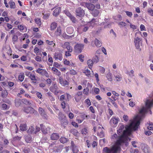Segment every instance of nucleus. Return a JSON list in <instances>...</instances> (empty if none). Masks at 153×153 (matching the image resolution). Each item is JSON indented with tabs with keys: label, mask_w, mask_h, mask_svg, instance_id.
Listing matches in <instances>:
<instances>
[{
	"label": "nucleus",
	"mask_w": 153,
	"mask_h": 153,
	"mask_svg": "<svg viewBox=\"0 0 153 153\" xmlns=\"http://www.w3.org/2000/svg\"><path fill=\"white\" fill-rule=\"evenodd\" d=\"M143 117L139 112L137 115L133 120H130L129 124L126 125L125 127L123 124H119L117 130L119 136L115 134L111 137L112 140H116V142L110 149L107 147L104 148L103 149V153H117L120 150V146L121 145L125 144L127 146L128 143L130 140L128 136L131 135L133 130H136L138 128L140 121Z\"/></svg>",
	"instance_id": "nucleus-1"
},
{
	"label": "nucleus",
	"mask_w": 153,
	"mask_h": 153,
	"mask_svg": "<svg viewBox=\"0 0 153 153\" xmlns=\"http://www.w3.org/2000/svg\"><path fill=\"white\" fill-rule=\"evenodd\" d=\"M145 106H143L139 109L140 114L143 117L145 114L153 106V91L150 95L149 98L144 100Z\"/></svg>",
	"instance_id": "nucleus-2"
},
{
	"label": "nucleus",
	"mask_w": 153,
	"mask_h": 153,
	"mask_svg": "<svg viewBox=\"0 0 153 153\" xmlns=\"http://www.w3.org/2000/svg\"><path fill=\"white\" fill-rule=\"evenodd\" d=\"M120 120L118 117H113L110 120L109 123L111 126L115 127L118 124Z\"/></svg>",
	"instance_id": "nucleus-3"
},
{
	"label": "nucleus",
	"mask_w": 153,
	"mask_h": 153,
	"mask_svg": "<svg viewBox=\"0 0 153 153\" xmlns=\"http://www.w3.org/2000/svg\"><path fill=\"white\" fill-rule=\"evenodd\" d=\"M84 45L82 44H77L75 46L74 51L78 53H81L83 48Z\"/></svg>",
	"instance_id": "nucleus-4"
},
{
	"label": "nucleus",
	"mask_w": 153,
	"mask_h": 153,
	"mask_svg": "<svg viewBox=\"0 0 153 153\" xmlns=\"http://www.w3.org/2000/svg\"><path fill=\"white\" fill-rule=\"evenodd\" d=\"M23 110L27 114L34 113L35 114H36L37 113V112L33 108L30 107L24 108L23 109Z\"/></svg>",
	"instance_id": "nucleus-5"
},
{
	"label": "nucleus",
	"mask_w": 153,
	"mask_h": 153,
	"mask_svg": "<svg viewBox=\"0 0 153 153\" xmlns=\"http://www.w3.org/2000/svg\"><path fill=\"white\" fill-rule=\"evenodd\" d=\"M83 73L88 77H93L94 76V73L93 71L91 72L87 67H85V68Z\"/></svg>",
	"instance_id": "nucleus-6"
},
{
	"label": "nucleus",
	"mask_w": 153,
	"mask_h": 153,
	"mask_svg": "<svg viewBox=\"0 0 153 153\" xmlns=\"http://www.w3.org/2000/svg\"><path fill=\"white\" fill-rule=\"evenodd\" d=\"M37 73L41 74L42 75H45L47 77L49 76V75L47 71L45 69L39 68L36 71Z\"/></svg>",
	"instance_id": "nucleus-7"
},
{
	"label": "nucleus",
	"mask_w": 153,
	"mask_h": 153,
	"mask_svg": "<svg viewBox=\"0 0 153 153\" xmlns=\"http://www.w3.org/2000/svg\"><path fill=\"white\" fill-rule=\"evenodd\" d=\"M62 46L63 48H66L69 52H71L72 51V48L69 42L64 43L62 45Z\"/></svg>",
	"instance_id": "nucleus-8"
},
{
	"label": "nucleus",
	"mask_w": 153,
	"mask_h": 153,
	"mask_svg": "<svg viewBox=\"0 0 153 153\" xmlns=\"http://www.w3.org/2000/svg\"><path fill=\"white\" fill-rule=\"evenodd\" d=\"M142 39L138 37H136L134 39V42L136 48L137 49H139L140 48V42Z\"/></svg>",
	"instance_id": "nucleus-9"
},
{
	"label": "nucleus",
	"mask_w": 153,
	"mask_h": 153,
	"mask_svg": "<svg viewBox=\"0 0 153 153\" xmlns=\"http://www.w3.org/2000/svg\"><path fill=\"white\" fill-rule=\"evenodd\" d=\"M76 16L81 17L84 15V11L80 7L77 8L76 11Z\"/></svg>",
	"instance_id": "nucleus-10"
},
{
	"label": "nucleus",
	"mask_w": 153,
	"mask_h": 153,
	"mask_svg": "<svg viewBox=\"0 0 153 153\" xmlns=\"http://www.w3.org/2000/svg\"><path fill=\"white\" fill-rule=\"evenodd\" d=\"M50 90L55 94H57L59 92L58 88L56 85L54 84L50 87Z\"/></svg>",
	"instance_id": "nucleus-11"
},
{
	"label": "nucleus",
	"mask_w": 153,
	"mask_h": 153,
	"mask_svg": "<svg viewBox=\"0 0 153 153\" xmlns=\"http://www.w3.org/2000/svg\"><path fill=\"white\" fill-rule=\"evenodd\" d=\"M97 22L98 21L97 19H93L90 22L87 23L88 25H89V27L91 28L94 27L96 24H97Z\"/></svg>",
	"instance_id": "nucleus-12"
},
{
	"label": "nucleus",
	"mask_w": 153,
	"mask_h": 153,
	"mask_svg": "<svg viewBox=\"0 0 153 153\" xmlns=\"http://www.w3.org/2000/svg\"><path fill=\"white\" fill-rule=\"evenodd\" d=\"M59 80L60 83L62 86H65L68 85V82L66 80H63L62 77L59 76Z\"/></svg>",
	"instance_id": "nucleus-13"
},
{
	"label": "nucleus",
	"mask_w": 153,
	"mask_h": 153,
	"mask_svg": "<svg viewBox=\"0 0 153 153\" xmlns=\"http://www.w3.org/2000/svg\"><path fill=\"white\" fill-rule=\"evenodd\" d=\"M114 76L115 78V80L117 81H120L122 79L121 75L119 72H117V74L115 73H114Z\"/></svg>",
	"instance_id": "nucleus-14"
},
{
	"label": "nucleus",
	"mask_w": 153,
	"mask_h": 153,
	"mask_svg": "<svg viewBox=\"0 0 153 153\" xmlns=\"http://www.w3.org/2000/svg\"><path fill=\"white\" fill-rule=\"evenodd\" d=\"M82 95V93L81 91L78 92L75 95L74 97V99L76 101L78 102L81 99V96Z\"/></svg>",
	"instance_id": "nucleus-15"
},
{
	"label": "nucleus",
	"mask_w": 153,
	"mask_h": 153,
	"mask_svg": "<svg viewBox=\"0 0 153 153\" xmlns=\"http://www.w3.org/2000/svg\"><path fill=\"white\" fill-rule=\"evenodd\" d=\"M142 149L144 153H149L150 149L149 146L146 144H143L142 146Z\"/></svg>",
	"instance_id": "nucleus-16"
},
{
	"label": "nucleus",
	"mask_w": 153,
	"mask_h": 153,
	"mask_svg": "<svg viewBox=\"0 0 153 153\" xmlns=\"http://www.w3.org/2000/svg\"><path fill=\"white\" fill-rule=\"evenodd\" d=\"M54 58L55 59L61 61L62 59V55L59 52L55 53L54 55Z\"/></svg>",
	"instance_id": "nucleus-17"
},
{
	"label": "nucleus",
	"mask_w": 153,
	"mask_h": 153,
	"mask_svg": "<svg viewBox=\"0 0 153 153\" xmlns=\"http://www.w3.org/2000/svg\"><path fill=\"white\" fill-rule=\"evenodd\" d=\"M40 126L41 128L42 131L43 133L45 134H47L48 131L49 130V128L48 127L46 128L45 126L42 124H41Z\"/></svg>",
	"instance_id": "nucleus-18"
},
{
	"label": "nucleus",
	"mask_w": 153,
	"mask_h": 153,
	"mask_svg": "<svg viewBox=\"0 0 153 153\" xmlns=\"http://www.w3.org/2000/svg\"><path fill=\"white\" fill-rule=\"evenodd\" d=\"M39 112L41 115L45 118H47V116L44 110L41 108H39Z\"/></svg>",
	"instance_id": "nucleus-19"
},
{
	"label": "nucleus",
	"mask_w": 153,
	"mask_h": 153,
	"mask_svg": "<svg viewBox=\"0 0 153 153\" xmlns=\"http://www.w3.org/2000/svg\"><path fill=\"white\" fill-rule=\"evenodd\" d=\"M51 70L52 71L53 74L59 76V77L61 75V73L58 69L55 68L53 67L51 68Z\"/></svg>",
	"instance_id": "nucleus-20"
},
{
	"label": "nucleus",
	"mask_w": 153,
	"mask_h": 153,
	"mask_svg": "<svg viewBox=\"0 0 153 153\" xmlns=\"http://www.w3.org/2000/svg\"><path fill=\"white\" fill-rule=\"evenodd\" d=\"M97 134L100 137L102 138L104 137V134L101 127L99 126L98 128Z\"/></svg>",
	"instance_id": "nucleus-21"
},
{
	"label": "nucleus",
	"mask_w": 153,
	"mask_h": 153,
	"mask_svg": "<svg viewBox=\"0 0 153 153\" xmlns=\"http://www.w3.org/2000/svg\"><path fill=\"white\" fill-rule=\"evenodd\" d=\"M85 6L89 10L92 11L94 8L95 6L93 4L85 3Z\"/></svg>",
	"instance_id": "nucleus-22"
},
{
	"label": "nucleus",
	"mask_w": 153,
	"mask_h": 153,
	"mask_svg": "<svg viewBox=\"0 0 153 153\" xmlns=\"http://www.w3.org/2000/svg\"><path fill=\"white\" fill-rule=\"evenodd\" d=\"M18 28L21 32L23 33L26 32L27 30V28L26 27L22 25H18Z\"/></svg>",
	"instance_id": "nucleus-23"
},
{
	"label": "nucleus",
	"mask_w": 153,
	"mask_h": 153,
	"mask_svg": "<svg viewBox=\"0 0 153 153\" xmlns=\"http://www.w3.org/2000/svg\"><path fill=\"white\" fill-rule=\"evenodd\" d=\"M59 136L58 134L57 133H53L52 134L51 137V140H56L59 139Z\"/></svg>",
	"instance_id": "nucleus-24"
},
{
	"label": "nucleus",
	"mask_w": 153,
	"mask_h": 153,
	"mask_svg": "<svg viewBox=\"0 0 153 153\" xmlns=\"http://www.w3.org/2000/svg\"><path fill=\"white\" fill-rule=\"evenodd\" d=\"M94 42L96 46L98 47H100L101 45V42L98 40L97 39H96L94 41H92L91 42V45H92V43Z\"/></svg>",
	"instance_id": "nucleus-25"
},
{
	"label": "nucleus",
	"mask_w": 153,
	"mask_h": 153,
	"mask_svg": "<svg viewBox=\"0 0 153 153\" xmlns=\"http://www.w3.org/2000/svg\"><path fill=\"white\" fill-rule=\"evenodd\" d=\"M61 120V126L64 128H65L66 126H67L68 124V121L65 118Z\"/></svg>",
	"instance_id": "nucleus-26"
},
{
	"label": "nucleus",
	"mask_w": 153,
	"mask_h": 153,
	"mask_svg": "<svg viewBox=\"0 0 153 153\" xmlns=\"http://www.w3.org/2000/svg\"><path fill=\"white\" fill-rule=\"evenodd\" d=\"M61 8L60 7H57L54 10L53 13V16H56L60 12Z\"/></svg>",
	"instance_id": "nucleus-27"
},
{
	"label": "nucleus",
	"mask_w": 153,
	"mask_h": 153,
	"mask_svg": "<svg viewBox=\"0 0 153 153\" xmlns=\"http://www.w3.org/2000/svg\"><path fill=\"white\" fill-rule=\"evenodd\" d=\"M61 34V30L60 26L57 27V29L55 32V34L56 36H60Z\"/></svg>",
	"instance_id": "nucleus-28"
},
{
	"label": "nucleus",
	"mask_w": 153,
	"mask_h": 153,
	"mask_svg": "<svg viewBox=\"0 0 153 153\" xmlns=\"http://www.w3.org/2000/svg\"><path fill=\"white\" fill-rule=\"evenodd\" d=\"M71 145L72 146V150L74 153H76L78 151V147L74 146V143L73 141L71 142Z\"/></svg>",
	"instance_id": "nucleus-29"
},
{
	"label": "nucleus",
	"mask_w": 153,
	"mask_h": 153,
	"mask_svg": "<svg viewBox=\"0 0 153 153\" xmlns=\"http://www.w3.org/2000/svg\"><path fill=\"white\" fill-rule=\"evenodd\" d=\"M106 77L107 79L110 81H111L113 80L112 75L110 72H109L106 75Z\"/></svg>",
	"instance_id": "nucleus-30"
},
{
	"label": "nucleus",
	"mask_w": 153,
	"mask_h": 153,
	"mask_svg": "<svg viewBox=\"0 0 153 153\" xmlns=\"http://www.w3.org/2000/svg\"><path fill=\"white\" fill-rule=\"evenodd\" d=\"M22 102L25 104L27 105H32L33 103V102L32 101H29L26 99H23L22 100Z\"/></svg>",
	"instance_id": "nucleus-31"
},
{
	"label": "nucleus",
	"mask_w": 153,
	"mask_h": 153,
	"mask_svg": "<svg viewBox=\"0 0 153 153\" xmlns=\"http://www.w3.org/2000/svg\"><path fill=\"white\" fill-rule=\"evenodd\" d=\"M20 130L22 131H26L27 129V127L26 124H21L20 126Z\"/></svg>",
	"instance_id": "nucleus-32"
},
{
	"label": "nucleus",
	"mask_w": 153,
	"mask_h": 153,
	"mask_svg": "<svg viewBox=\"0 0 153 153\" xmlns=\"http://www.w3.org/2000/svg\"><path fill=\"white\" fill-rule=\"evenodd\" d=\"M99 13V12L98 10L94 9L91 12V14L94 17L97 16Z\"/></svg>",
	"instance_id": "nucleus-33"
},
{
	"label": "nucleus",
	"mask_w": 153,
	"mask_h": 153,
	"mask_svg": "<svg viewBox=\"0 0 153 153\" xmlns=\"http://www.w3.org/2000/svg\"><path fill=\"white\" fill-rule=\"evenodd\" d=\"M34 130V128L32 126H31L27 130V132L29 134L35 133Z\"/></svg>",
	"instance_id": "nucleus-34"
},
{
	"label": "nucleus",
	"mask_w": 153,
	"mask_h": 153,
	"mask_svg": "<svg viewBox=\"0 0 153 153\" xmlns=\"http://www.w3.org/2000/svg\"><path fill=\"white\" fill-rule=\"evenodd\" d=\"M57 27V24L56 22L52 23L51 25V30H54Z\"/></svg>",
	"instance_id": "nucleus-35"
},
{
	"label": "nucleus",
	"mask_w": 153,
	"mask_h": 153,
	"mask_svg": "<svg viewBox=\"0 0 153 153\" xmlns=\"http://www.w3.org/2000/svg\"><path fill=\"white\" fill-rule=\"evenodd\" d=\"M148 126H147L148 129L150 130H153V123L152 122H149L148 123Z\"/></svg>",
	"instance_id": "nucleus-36"
},
{
	"label": "nucleus",
	"mask_w": 153,
	"mask_h": 153,
	"mask_svg": "<svg viewBox=\"0 0 153 153\" xmlns=\"http://www.w3.org/2000/svg\"><path fill=\"white\" fill-rule=\"evenodd\" d=\"M9 4L10 6V7L11 9H14L16 7V5L15 3L12 1H9Z\"/></svg>",
	"instance_id": "nucleus-37"
},
{
	"label": "nucleus",
	"mask_w": 153,
	"mask_h": 153,
	"mask_svg": "<svg viewBox=\"0 0 153 153\" xmlns=\"http://www.w3.org/2000/svg\"><path fill=\"white\" fill-rule=\"evenodd\" d=\"M87 64L89 68L91 69L92 68L93 65V62L92 60L91 59H88L87 61Z\"/></svg>",
	"instance_id": "nucleus-38"
},
{
	"label": "nucleus",
	"mask_w": 153,
	"mask_h": 153,
	"mask_svg": "<svg viewBox=\"0 0 153 153\" xmlns=\"http://www.w3.org/2000/svg\"><path fill=\"white\" fill-rule=\"evenodd\" d=\"M25 139L27 143H30L32 140L31 137L30 136H27L25 137Z\"/></svg>",
	"instance_id": "nucleus-39"
},
{
	"label": "nucleus",
	"mask_w": 153,
	"mask_h": 153,
	"mask_svg": "<svg viewBox=\"0 0 153 153\" xmlns=\"http://www.w3.org/2000/svg\"><path fill=\"white\" fill-rule=\"evenodd\" d=\"M66 31L68 33L71 34L73 33L74 30L72 27H68L67 28Z\"/></svg>",
	"instance_id": "nucleus-40"
},
{
	"label": "nucleus",
	"mask_w": 153,
	"mask_h": 153,
	"mask_svg": "<svg viewBox=\"0 0 153 153\" xmlns=\"http://www.w3.org/2000/svg\"><path fill=\"white\" fill-rule=\"evenodd\" d=\"M21 100L20 99H16L15 100V105L16 107H19L21 104Z\"/></svg>",
	"instance_id": "nucleus-41"
},
{
	"label": "nucleus",
	"mask_w": 153,
	"mask_h": 153,
	"mask_svg": "<svg viewBox=\"0 0 153 153\" xmlns=\"http://www.w3.org/2000/svg\"><path fill=\"white\" fill-rule=\"evenodd\" d=\"M28 37V35L26 33H24L20 37V40L21 41L24 40L25 38H27Z\"/></svg>",
	"instance_id": "nucleus-42"
},
{
	"label": "nucleus",
	"mask_w": 153,
	"mask_h": 153,
	"mask_svg": "<svg viewBox=\"0 0 153 153\" xmlns=\"http://www.w3.org/2000/svg\"><path fill=\"white\" fill-rule=\"evenodd\" d=\"M35 23L38 26H40L41 25V22L40 19L39 18H36L35 19Z\"/></svg>",
	"instance_id": "nucleus-43"
},
{
	"label": "nucleus",
	"mask_w": 153,
	"mask_h": 153,
	"mask_svg": "<svg viewBox=\"0 0 153 153\" xmlns=\"http://www.w3.org/2000/svg\"><path fill=\"white\" fill-rule=\"evenodd\" d=\"M58 116L59 119L61 120L64 119V118L65 117V116L64 115L62 114L61 112H59Z\"/></svg>",
	"instance_id": "nucleus-44"
},
{
	"label": "nucleus",
	"mask_w": 153,
	"mask_h": 153,
	"mask_svg": "<svg viewBox=\"0 0 153 153\" xmlns=\"http://www.w3.org/2000/svg\"><path fill=\"white\" fill-rule=\"evenodd\" d=\"M7 95V92L5 90L2 91L1 93V96L4 98L6 97Z\"/></svg>",
	"instance_id": "nucleus-45"
},
{
	"label": "nucleus",
	"mask_w": 153,
	"mask_h": 153,
	"mask_svg": "<svg viewBox=\"0 0 153 153\" xmlns=\"http://www.w3.org/2000/svg\"><path fill=\"white\" fill-rule=\"evenodd\" d=\"M25 76L24 74H20L19 76V79L21 82H22L24 79Z\"/></svg>",
	"instance_id": "nucleus-46"
},
{
	"label": "nucleus",
	"mask_w": 153,
	"mask_h": 153,
	"mask_svg": "<svg viewBox=\"0 0 153 153\" xmlns=\"http://www.w3.org/2000/svg\"><path fill=\"white\" fill-rule=\"evenodd\" d=\"M128 100L130 101L129 102V105L131 107H133L135 105V102L132 101L131 99Z\"/></svg>",
	"instance_id": "nucleus-47"
},
{
	"label": "nucleus",
	"mask_w": 153,
	"mask_h": 153,
	"mask_svg": "<svg viewBox=\"0 0 153 153\" xmlns=\"http://www.w3.org/2000/svg\"><path fill=\"white\" fill-rule=\"evenodd\" d=\"M83 93L86 95H88L89 94V89L88 87H86L83 90Z\"/></svg>",
	"instance_id": "nucleus-48"
},
{
	"label": "nucleus",
	"mask_w": 153,
	"mask_h": 153,
	"mask_svg": "<svg viewBox=\"0 0 153 153\" xmlns=\"http://www.w3.org/2000/svg\"><path fill=\"white\" fill-rule=\"evenodd\" d=\"M118 25L120 27H123L125 26L126 25V24L125 22H121L118 23Z\"/></svg>",
	"instance_id": "nucleus-49"
},
{
	"label": "nucleus",
	"mask_w": 153,
	"mask_h": 153,
	"mask_svg": "<svg viewBox=\"0 0 153 153\" xmlns=\"http://www.w3.org/2000/svg\"><path fill=\"white\" fill-rule=\"evenodd\" d=\"M18 39V37L16 35H14L12 38L13 41V44H15V42H16Z\"/></svg>",
	"instance_id": "nucleus-50"
},
{
	"label": "nucleus",
	"mask_w": 153,
	"mask_h": 153,
	"mask_svg": "<svg viewBox=\"0 0 153 153\" xmlns=\"http://www.w3.org/2000/svg\"><path fill=\"white\" fill-rule=\"evenodd\" d=\"M67 138L65 137H62L60 139V142L62 143H64L67 141Z\"/></svg>",
	"instance_id": "nucleus-51"
},
{
	"label": "nucleus",
	"mask_w": 153,
	"mask_h": 153,
	"mask_svg": "<svg viewBox=\"0 0 153 153\" xmlns=\"http://www.w3.org/2000/svg\"><path fill=\"white\" fill-rule=\"evenodd\" d=\"M148 14L151 16H153V10L151 8H149L148 10Z\"/></svg>",
	"instance_id": "nucleus-52"
},
{
	"label": "nucleus",
	"mask_w": 153,
	"mask_h": 153,
	"mask_svg": "<svg viewBox=\"0 0 153 153\" xmlns=\"http://www.w3.org/2000/svg\"><path fill=\"white\" fill-rule=\"evenodd\" d=\"M61 66L60 64L56 62H54L53 64V66L57 68H59Z\"/></svg>",
	"instance_id": "nucleus-53"
},
{
	"label": "nucleus",
	"mask_w": 153,
	"mask_h": 153,
	"mask_svg": "<svg viewBox=\"0 0 153 153\" xmlns=\"http://www.w3.org/2000/svg\"><path fill=\"white\" fill-rule=\"evenodd\" d=\"M85 102L88 106H90L91 105L90 100L89 99H86L85 101Z\"/></svg>",
	"instance_id": "nucleus-54"
},
{
	"label": "nucleus",
	"mask_w": 153,
	"mask_h": 153,
	"mask_svg": "<svg viewBox=\"0 0 153 153\" xmlns=\"http://www.w3.org/2000/svg\"><path fill=\"white\" fill-rule=\"evenodd\" d=\"M46 42L47 44L50 45H51L54 44V45H53V46H54V45H55L54 43H53V41H50L48 40H46Z\"/></svg>",
	"instance_id": "nucleus-55"
},
{
	"label": "nucleus",
	"mask_w": 153,
	"mask_h": 153,
	"mask_svg": "<svg viewBox=\"0 0 153 153\" xmlns=\"http://www.w3.org/2000/svg\"><path fill=\"white\" fill-rule=\"evenodd\" d=\"M69 73L70 74L75 75L77 74V72L74 69H71Z\"/></svg>",
	"instance_id": "nucleus-56"
},
{
	"label": "nucleus",
	"mask_w": 153,
	"mask_h": 153,
	"mask_svg": "<svg viewBox=\"0 0 153 153\" xmlns=\"http://www.w3.org/2000/svg\"><path fill=\"white\" fill-rule=\"evenodd\" d=\"M93 89H94V92L96 94H99L100 92V90L99 88H97L95 87L93 88Z\"/></svg>",
	"instance_id": "nucleus-57"
},
{
	"label": "nucleus",
	"mask_w": 153,
	"mask_h": 153,
	"mask_svg": "<svg viewBox=\"0 0 153 153\" xmlns=\"http://www.w3.org/2000/svg\"><path fill=\"white\" fill-rule=\"evenodd\" d=\"M78 57H79V60H80V61L81 62H83V61H84L83 59L84 57V55H82V54H80V55H79Z\"/></svg>",
	"instance_id": "nucleus-58"
},
{
	"label": "nucleus",
	"mask_w": 153,
	"mask_h": 153,
	"mask_svg": "<svg viewBox=\"0 0 153 153\" xmlns=\"http://www.w3.org/2000/svg\"><path fill=\"white\" fill-rule=\"evenodd\" d=\"M43 15V18L45 19H47L49 16V13H45L44 12L42 13Z\"/></svg>",
	"instance_id": "nucleus-59"
},
{
	"label": "nucleus",
	"mask_w": 153,
	"mask_h": 153,
	"mask_svg": "<svg viewBox=\"0 0 153 153\" xmlns=\"http://www.w3.org/2000/svg\"><path fill=\"white\" fill-rule=\"evenodd\" d=\"M125 13L126 15L130 17H131L132 16L133 14L131 12L126 11Z\"/></svg>",
	"instance_id": "nucleus-60"
},
{
	"label": "nucleus",
	"mask_w": 153,
	"mask_h": 153,
	"mask_svg": "<svg viewBox=\"0 0 153 153\" xmlns=\"http://www.w3.org/2000/svg\"><path fill=\"white\" fill-rule=\"evenodd\" d=\"M94 76L96 79V80L97 83L98 84L99 81V76L97 73H96L94 74Z\"/></svg>",
	"instance_id": "nucleus-61"
},
{
	"label": "nucleus",
	"mask_w": 153,
	"mask_h": 153,
	"mask_svg": "<svg viewBox=\"0 0 153 153\" xmlns=\"http://www.w3.org/2000/svg\"><path fill=\"white\" fill-rule=\"evenodd\" d=\"M123 119L126 122H127L128 120V117L126 115H124L123 116Z\"/></svg>",
	"instance_id": "nucleus-62"
},
{
	"label": "nucleus",
	"mask_w": 153,
	"mask_h": 153,
	"mask_svg": "<svg viewBox=\"0 0 153 153\" xmlns=\"http://www.w3.org/2000/svg\"><path fill=\"white\" fill-rule=\"evenodd\" d=\"M82 134L83 135H86L87 133V130L86 128L82 129Z\"/></svg>",
	"instance_id": "nucleus-63"
},
{
	"label": "nucleus",
	"mask_w": 153,
	"mask_h": 153,
	"mask_svg": "<svg viewBox=\"0 0 153 153\" xmlns=\"http://www.w3.org/2000/svg\"><path fill=\"white\" fill-rule=\"evenodd\" d=\"M30 78L32 80H35L36 79V76L34 74H31Z\"/></svg>",
	"instance_id": "nucleus-64"
}]
</instances>
